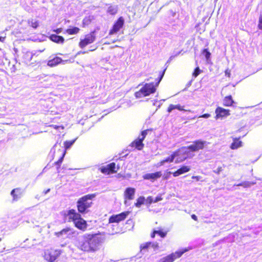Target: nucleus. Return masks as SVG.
<instances>
[{"label": "nucleus", "mask_w": 262, "mask_h": 262, "mask_svg": "<svg viewBox=\"0 0 262 262\" xmlns=\"http://www.w3.org/2000/svg\"><path fill=\"white\" fill-rule=\"evenodd\" d=\"M103 242L100 234L85 233L77 237L75 246L80 250L88 253L97 251Z\"/></svg>", "instance_id": "1"}, {"label": "nucleus", "mask_w": 262, "mask_h": 262, "mask_svg": "<svg viewBox=\"0 0 262 262\" xmlns=\"http://www.w3.org/2000/svg\"><path fill=\"white\" fill-rule=\"evenodd\" d=\"M166 68L160 73L159 77L156 79V82L155 84L152 82L145 83L138 92H136L135 93V97L137 98H140L154 93L156 91V87L159 85L164 75Z\"/></svg>", "instance_id": "2"}, {"label": "nucleus", "mask_w": 262, "mask_h": 262, "mask_svg": "<svg viewBox=\"0 0 262 262\" xmlns=\"http://www.w3.org/2000/svg\"><path fill=\"white\" fill-rule=\"evenodd\" d=\"M166 68L160 73L159 77L156 79V82L155 84L152 82L145 83L138 92H136L135 93V97L137 98H140L154 93L156 91V87L159 85L164 75Z\"/></svg>", "instance_id": "3"}, {"label": "nucleus", "mask_w": 262, "mask_h": 262, "mask_svg": "<svg viewBox=\"0 0 262 262\" xmlns=\"http://www.w3.org/2000/svg\"><path fill=\"white\" fill-rule=\"evenodd\" d=\"M166 68L160 73L159 77L156 79V82L155 84L152 82L145 83L138 92H136L135 93V97L137 98H140L154 93L156 91V87L159 85L164 75Z\"/></svg>", "instance_id": "4"}, {"label": "nucleus", "mask_w": 262, "mask_h": 262, "mask_svg": "<svg viewBox=\"0 0 262 262\" xmlns=\"http://www.w3.org/2000/svg\"><path fill=\"white\" fill-rule=\"evenodd\" d=\"M62 214L64 217H69V222H73L76 228L80 230H84L87 227V223L82 217L81 215L76 212L75 209H72L68 210L67 212L63 211Z\"/></svg>", "instance_id": "5"}, {"label": "nucleus", "mask_w": 262, "mask_h": 262, "mask_svg": "<svg viewBox=\"0 0 262 262\" xmlns=\"http://www.w3.org/2000/svg\"><path fill=\"white\" fill-rule=\"evenodd\" d=\"M95 197L94 194H89L85 195L77 201V207L79 214H85L88 212V209L90 208L92 204L91 200Z\"/></svg>", "instance_id": "6"}, {"label": "nucleus", "mask_w": 262, "mask_h": 262, "mask_svg": "<svg viewBox=\"0 0 262 262\" xmlns=\"http://www.w3.org/2000/svg\"><path fill=\"white\" fill-rule=\"evenodd\" d=\"M174 152L177 157L176 163L183 162L187 158H192L194 156L189 149V146L182 147Z\"/></svg>", "instance_id": "7"}, {"label": "nucleus", "mask_w": 262, "mask_h": 262, "mask_svg": "<svg viewBox=\"0 0 262 262\" xmlns=\"http://www.w3.org/2000/svg\"><path fill=\"white\" fill-rule=\"evenodd\" d=\"M96 31H93L90 33L86 34L85 38L81 39L79 43V46L81 48H83L89 44L93 43L96 39Z\"/></svg>", "instance_id": "8"}, {"label": "nucleus", "mask_w": 262, "mask_h": 262, "mask_svg": "<svg viewBox=\"0 0 262 262\" xmlns=\"http://www.w3.org/2000/svg\"><path fill=\"white\" fill-rule=\"evenodd\" d=\"M61 252L60 250H47L45 252L44 258L49 262H54L61 254Z\"/></svg>", "instance_id": "9"}, {"label": "nucleus", "mask_w": 262, "mask_h": 262, "mask_svg": "<svg viewBox=\"0 0 262 262\" xmlns=\"http://www.w3.org/2000/svg\"><path fill=\"white\" fill-rule=\"evenodd\" d=\"M185 251H178L161 258L158 262H173L176 259L180 257Z\"/></svg>", "instance_id": "10"}, {"label": "nucleus", "mask_w": 262, "mask_h": 262, "mask_svg": "<svg viewBox=\"0 0 262 262\" xmlns=\"http://www.w3.org/2000/svg\"><path fill=\"white\" fill-rule=\"evenodd\" d=\"M124 24V19L121 16L115 21L112 28L110 30L109 34L112 35L117 33L123 27Z\"/></svg>", "instance_id": "11"}, {"label": "nucleus", "mask_w": 262, "mask_h": 262, "mask_svg": "<svg viewBox=\"0 0 262 262\" xmlns=\"http://www.w3.org/2000/svg\"><path fill=\"white\" fill-rule=\"evenodd\" d=\"M206 144V141L197 140L194 141L192 144L190 145L189 148L193 152L198 151L200 149H203Z\"/></svg>", "instance_id": "12"}, {"label": "nucleus", "mask_w": 262, "mask_h": 262, "mask_svg": "<svg viewBox=\"0 0 262 262\" xmlns=\"http://www.w3.org/2000/svg\"><path fill=\"white\" fill-rule=\"evenodd\" d=\"M129 212H123L121 213L116 214V215H113L111 216L109 218V223H118L119 222L124 220L127 216L129 214Z\"/></svg>", "instance_id": "13"}, {"label": "nucleus", "mask_w": 262, "mask_h": 262, "mask_svg": "<svg viewBox=\"0 0 262 262\" xmlns=\"http://www.w3.org/2000/svg\"><path fill=\"white\" fill-rule=\"evenodd\" d=\"M116 164L114 162L111 163L105 166H102L100 168V170L102 173L109 174L117 172L115 170Z\"/></svg>", "instance_id": "14"}, {"label": "nucleus", "mask_w": 262, "mask_h": 262, "mask_svg": "<svg viewBox=\"0 0 262 262\" xmlns=\"http://www.w3.org/2000/svg\"><path fill=\"white\" fill-rule=\"evenodd\" d=\"M24 190L21 188H16L12 189L10 192L13 198V201H17L23 196Z\"/></svg>", "instance_id": "15"}, {"label": "nucleus", "mask_w": 262, "mask_h": 262, "mask_svg": "<svg viewBox=\"0 0 262 262\" xmlns=\"http://www.w3.org/2000/svg\"><path fill=\"white\" fill-rule=\"evenodd\" d=\"M230 111L221 107H217L215 110L216 119L226 117L230 115Z\"/></svg>", "instance_id": "16"}, {"label": "nucleus", "mask_w": 262, "mask_h": 262, "mask_svg": "<svg viewBox=\"0 0 262 262\" xmlns=\"http://www.w3.org/2000/svg\"><path fill=\"white\" fill-rule=\"evenodd\" d=\"M162 176V172L161 171H157L154 173H148L143 175V178L144 180H150L151 182H154L155 180L160 178Z\"/></svg>", "instance_id": "17"}, {"label": "nucleus", "mask_w": 262, "mask_h": 262, "mask_svg": "<svg viewBox=\"0 0 262 262\" xmlns=\"http://www.w3.org/2000/svg\"><path fill=\"white\" fill-rule=\"evenodd\" d=\"M73 234V232L72 231V229L70 228H66L63 229L59 232H55V235L57 237H61L62 238L68 237L69 235Z\"/></svg>", "instance_id": "18"}, {"label": "nucleus", "mask_w": 262, "mask_h": 262, "mask_svg": "<svg viewBox=\"0 0 262 262\" xmlns=\"http://www.w3.org/2000/svg\"><path fill=\"white\" fill-rule=\"evenodd\" d=\"M50 58L51 59L48 61L47 65L50 67H54L57 66L59 63H64L65 62L67 61V60H63L60 57L57 56L54 57L53 58H51V57Z\"/></svg>", "instance_id": "19"}, {"label": "nucleus", "mask_w": 262, "mask_h": 262, "mask_svg": "<svg viewBox=\"0 0 262 262\" xmlns=\"http://www.w3.org/2000/svg\"><path fill=\"white\" fill-rule=\"evenodd\" d=\"M135 192V188L132 187L126 188L124 192V199L129 200L134 199Z\"/></svg>", "instance_id": "20"}, {"label": "nucleus", "mask_w": 262, "mask_h": 262, "mask_svg": "<svg viewBox=\"0 0 262 262\" xmlns=\"http://www.w3.org/2000/svg\"><path fill=\"white\" fill-rule=\"evenodd\" d=\"M49 38L51 41L57 43H63L64 41V39L62 36L57 34H51L49 36Z\"/></svg>", "instance_id": "21"}, {"label": "nucleus", "mask_w": 262, "mask_h": 262, "mask_svg": "<svg viewBox=\"0 0 262 262\" xmlns=\"http://www.w3.org/2000/svg\"><path fill=\"white\" fill-rule=\"evenodd\" d=\"M132 145L133 147H135L138 150L142 149L144 146V144L143 143V141L140 139V136L132 143Z\"/></svg>", "instance_id": "22"}, {"label": "nucleus", "mask_w": 262, "mask_h": 262, "mask_svg": "<svg viewBox=\"0 0 262 262\" xmlns=\"http://www.w3.org/2000/svg\"><path fill=\"white\" fill-rule=\"evenodd\" d=\"M175 109L178 110L180 111H186L183 108V106L179 104L177 105L170 104L167 108V112L169 113Z\"/></svg>", "instance_id": "23"}, {"label": "nucleus", "mask_w": 262, "mask_h": 262, "mask_svg": "<svg viewBox=\"0 0 262 262\" xmlns=\"http://www.w3.org/2000/svg\"><path fill=\"white\" fill-rule=\"evenodd\" d=\"M243 142L239 140V138H235L233 139V142L231 143L230 145V148L232 149H235L242 146Z\"/></svg>", "instance_id": "24"}, {"label": "nucleus", "mask_w": 262, "mask_h": 262, "mask_svg": "<svg viewBox=\"0 0 262 262\" xmlns=\"http://www.w3.org/2000/svg\"><path fill=\"white\" fill-rule=\"evenodd\" d=\"M176 158H177V157L175 152L174 151L170 156L161 161L160 162V165H163L165 163L172 162Z\"/></svg>", "instance_id": "25"}, {"label": "nucleus", "mask_w": 262, "mask_h": 262, "mask_svg": "<svg viewBox=\"0 0 262 262\" xmlns=\"http://www.w3.org/2000/svg\"><path fill=\"white\" fill-rule=\"evenodd\" d=\"M234 103L231 95L225 97L223 100L224 105L226 106H230Z\"/></svg>", "instance_id": "26"}, {"label": "nucleus", "mask_w": 262, "mask_h": 262, "mask_svg": "<svg viewBox=\"0 0 262 262\" xmlns=\"http://www.w3.org/2000/svg\"><path fill=\"white\" fill-rule=\"evenodd\" d=\"M256 183V181H244L239 184H234V186H243L244 188H249L252 185H254Z\"/></svg>", "instance_id": "27"}, {"label": "nucleus", "mask_w": 262, "mask_h": 262, "mask_svg": "<svg viewBox=\"0 0 262 262\" xmlns=\"http://www.w3.org/2000/svg\"><path fill=\"white\" fill-rule=\"evenodd\" d=\"M28 24L33 28L36 29L39 26V21L38 20L32 18L29 19L28 20Z\"/></svg>", "instance_id": "28"}, {"label": "nucleus", "mask_w": 262, "mask_h": 262, "mask_svg": "<svg viewBox=\"0 0 262 262\" xmlns=\"http://www.w3.org/2000/svg\"><path fill=\"white\" fill-rule=\"evenodd\" d=\"M202 53L205 56L207 62L209 63L211 61V53L209 52L208 49H204L202 51Z\"/></svg>", "instance_id": "29"}, {"label": "nucleus", "mask_w": 262, "mask_h": 262, "mask_svg": "<svg viewBox=\"0 0 262 262\" xmlns=\"http://www.w3.org/2000/svg\"><path fill=\"white\" fill-rule=\"evenodd\" d=\"M118 9V7L117 5L110 6L107 8V12L110 14L115 15L117 13Z\"/></svg>", "instance_id": "30"}, {"label": "nucleus", "mask_w": 262, "mask_h": 262, "mask_svg": "<svg viewBox=\"0 0 262 262\" xmlns=\"http://www.w3.org/2000/svg\"><path fill=\"white\" fill-rule=\"evenodd\" d=\"M34 54L30 52L27 51L23 55V59L25 60V62H28L30 61Z\"/></svg>", "instance_id": "31"}, {"label": "nucleus", "mask_w": 262, "mask_h": 262, "mask_svg": "<svg viewBox=\"0 0 262 262\" xmlns=\"http://www.w3.org/2000/svg\"><path fill=\"white\" fill-rule=\"evenodd\" d=\"M156 230L157 234L162 238H165L168 232V231H164L161 227H158Z\"/></svg>", "instance_id": "32"}, {"label": "nucleus", "mask_w": 262, "mask_h": 262, "mask_svg": "<svg viewBox=\"0 0 262 262\" xmlns=\"http://www.w3.org/2000/svg\"><path fill=\"white\" fill-rule=\"evenodd\" d=\"M80 29L78 27H73L72 28H69L66 30V32L70 35L76 34H77Z\"/></svg>", "instance_id": "33"}, {"label": "nucleus", "mask_w": 262, "mask_h": 262, "mask_svg": "<svg viewBox=\"0 0 262 262\" xmlns=\"http://www.w3.org/2000/svg\"><path fill=\"white\" fill-rule=\"evenodd\" d=\"M76 139L71 140V141H66L64 142V150H66L67 149H70L71 146L74 144L76 141Z\"/></svg>", "instance_id": "34"}, {"label": "nucleus", "mask_w": 262, "mask_h": 262, "mask_svg": "<svg viewBox=\"0 0 262 262\" xmlns=\"http://www.w3.org/2000/svg\"><path fill=\"white\" fill-rule=\"evenodd\" d=\"M145 199L143 196H141L137 200V202L135 204L137 207H140V206L144 203Z\"/></svg>", "instance_id": "35"}, {"label": "nucleus", "mask_w": 262, "mask_h": 262, "mask_svg": "<svg viewBox=\"0 0 262 262\" xmlns=\"http://www.w3.org/2000/svg\"><path fill=\"white\" fill-rule=\"evenodd\" d=\"M181 173V174H183L187 172H188L190 170V166L183 165L179 169H178Z\"/></svg>", "instance_id": "36"}, {"label": "nucleus", "mask_w": 262, "mask_h": 262, "mask_svg": "<svg viewBox=\"0 0 262 262\" xmlns=\"http://www.w3.org/2000/svg\"><path fill=\"white\" fill-rule=\"evenodd\" d=\"M66 154V151L64 150L62 153V155L60 158L58 159V160L54 163L53 165H61V163L63 162V159Z\"/></svg>", "instance_id": "37"}, {"label": "nucleus", "mask_w": 262, "mask_h": 262, "mask_svg": "<svg viewBox=\"0 0 262 262\" xmlns=\"http://www.w3.org/2000/svg\"><path fill=\"white\" fill-rule=\"evenodd\" d=\"M91 22L90 17H85L82 20L83 27L89 25Z\"/></svg>", "instance_id": "38"}, {"label": "nucleus", "mask_w": 262, "mask_h": 262, "mask_svg": "<svg viewBox=\"0 0 262 262\" xmlns=\"http://www.w3.org/2000/svg\"><path fill=\"white\" fill-rule=\"evenodd\" d=\"M151 242H146L140 246L141 250H146L150 247Z\"/></svg>", "instance_id": "39"}, {"label": "nucleus", "mask_w": 262, "mask_h": 262, "mask_svg": "<svg viewBox=\"0 0 262 262\" xmlns=\"http://www.w3.org/2000/svg\"><path fill=\"white\" fill-rule=\"evenodd\" d=\"M152 130V129L151 128V129H146V130H144L143 131H142L141 133V137H140V139L143 141L144 138H145L146 136L147 135V133L149 132V131H151Z\"/></svg>", "instance_id": "40"}, {"label": "nucleus", "mask_w": 262, "mask_h": 262, "mask_svg": "<svg viewBox=\"0 0 262 262\" xmlns=\"http://www.w3.org/2000/svg\"><path fill=\"white\" fill-rule=\"evenodd\" d=\"M150 247L152 248L154 251H157L159 248V244L157 242H151Z\"/></svg>", "instance_id": "41"}, {"label": "nucleus", "mask_w": 262, "mask_h": 262, "mask_svg": "<svg viewBox=\"0 0 262 262\" xmlns=\"http://www.w3.org/2000/svg\"><path fill=\"white\" fill-rule=\"evenodd\" d=\"M200 73H201V70H200V69L199 67H196V68L194 69V71H193V73H192V76H193L194 78H196V77L199 75V74H200Z\"/></svg>", "instance_id": "42"}, {"label": "nucleus", "mask_w": 262, "mask_h": 262, "mask_svg": "<svg viewBox=\"0 0 262 262\" xmlns=\"http://www.w3.org/2000/svg\"><path fill=\"white\" fill-rule=\"evenodd\" d=\"M57 142L55 143L50 150V155L51 156L52 159L54 158V154L55 153V147L57 146Z\"/></svg>", "instance_id": "43"}, {"label": "nucleus", "mask_w": 262, "mask_h": 262, "mask_svg": "<svg viewBox=\"0 0 262 262\" xmlns=\"http://www.w3.org/2000/svg\"><path fill=\"white\" fill-rule=\"evenodd\" d=\"M258 27L259 29L262 30V13L260 14L259 17Z\"/></svg>", "instance_id": "44"}, {"label": "nucleus", "mask_w": 262, "mask_h": 262, "mask_svg": "<svg viewBox=\"0 0 262 262\" xmlns=\"http://www.w3.org/2000/svg\"><path fill=\"white\" fill-rule=\"evenodd\" d=\"M147 203L151 204L152 203H154V200L152 196H148L146 200Z\"/></svg>", "instance_id": "45"}, {"label": "nucleus", "mask_w": 262, "mask_h": 262, "mask_svg": "<svg viewBox=\"0 0 262 262\" xmlns=\"http://www.w3.org/2000/svg\"><path fill=\"white\" fill-rule=\"evenodd\" d=\"M182 51H180L178 53H177L174 56H171L170 57V58H169V59L167 60L166 64H167V63H169L171 60L175 57V56H178V55H179L181 53Z\"/></svg>", "instance_id": "46"}, {"label": "nucleus", "mask_w": 262, "mask_h": 262, "mask_svg": "<svg viewBox=\"0 0 262 262\" xmlns=\"http://www.w3.org/2000/svg\"><path fill=\"white\" fill-rule=\"evenodd\" d=\"M162 198L161 197V195H158L157 196L155 200H154V203H157V202H158L161 200H162Z\"/></svg>", "instance_id": "47"}, {"label": "nucleus", "mask_w": 262, "mask_h": 262, "mask_svg": "<svg viewBox=\"0 0 262 262\" xmlns=\"http://www.w3.org/2000/svg\"><path fill=\"white\" fill-rule=\"evenodd\" d=\"M172 174H173V176L174 177H178L180 175H181V173L179 171V169H178L177 170H176V171H174V172L172 173Z\"/></svg>", "instance_id": "48"}, {"label": "nucleus", "mask_w": 262, "mask_h": 262, "mask_svg": "<svg viewBox=\"0 0 262 262\" xmlns=\"http://www.w3.org/2000/svg\"><path fill=\"white\" fill-rule=\"evenodd\" d=\"M210 117V114L208 113L204 114L199 117V118H208Z\"/></svg>", "instance_id": "49"}, {"label": "nucleus", "mask_w": 262, "mask_h": 262, "mask_svg": "<svg viewBox=\"0 0 262 262\" xmlns=\"http://www.w3.org/2000/svg\"><path fill=\"white\" fill-rule=\"evenodd\" d=\"M223 170V169L221 167H219L217 168L216 170H214V172L217 174H219L220 172H221Z\"/></svg>", "instance_id": "50"}, {"label": "nucleus", "mask_w": 262, "mask_h": 262, "mask_svg": "<svg viewBox=\"0 0 262 262\" xmlns=\"http://www.w3.org/2000/svg\"><path fill=\"white\" fill-rule=\"evenodd\" d=\"M192 179H195L196 181H201V179H202L201 176H192ZM201 181H202L201 180Z\"/></svg>", "instance_id": "51"}, {"label": "nucleus", "mask_w": 262, "mask_h": 262, "mask_svg": "<svg viewBox=\"0 0 262 262\" xmlns=\"http://www.w3.org/2000/svg\"><path fill=\"white\" fill-rule=\"evenodd\" d=\"M53 31L55 32L56 34H59L61 32L62 29L61 28H57L56 29L54 30Z\"/></svg>", "instance_id": "52"}, {"label": "nucleus", "mask_w": 262, "mask_h": 262, "mask_svg": "<svg viewBox=\"0 0 262 262\" xmlns=\"http://www.w3.org/2000/svg\"><path fill=\"white\" fill-rule=\"evenodd\" d=\"M156 229H154L152 231V232L150 234V236L151 238H154L155 237L156 234H157Z\"/></svg>", "instance_id": "53"}, {"label": "nucleus", "mask_w": 262, "mask_h": 262, "mask_svg": "<svg viewBox=\"0 0 262 262\" xmlns=\"http://www.w3.org/2000/svg\"><path fill=\"white\" fill-rule=\"evenodd\" d=\"M225 75L228 77H230V71L228 69L225 71Z\"/></svg>", "instance_id": "54"}, {"label": "nucleus", "mask_w": 262, "mask_h": 262, "mask_svg": "<svg viewBox=\"0 0 262 262\" xmlns=\"http://www.w3.org/2000/svg\"><path fill=\"white\" fill-rule=\"evenodd\" d=\"M191 218L194 221H198V217L196 215L193 214L191 215Z\"/></svg>", "instance_id": "55"}, {"label": "nucleus", "mask_w": 262, "mask_h": 262, "mask_svg": "<svg viewBox=\"0 0 262 262\" xmlns=\"http://www.w3.org/2000/svg\"><path fill=\"white\" fill-rule=\"evenodd\" d=\"M55 165L56 166L57 172L59 173L60 172V168L61 165Z\"/></svg>", "instance_id": "56"}, {"label": "nucleus", "mask_w": 262, "mask_h": 262, "mask_svg": "<svg viewBox=\"0 0 262 262\" xmlns=\"http://www.w3.org/2000/svg\"><path fill=\"white\" fill-rule=\"evenodd\" d=\"M127 156V155H125L124 156H122V157H119L118 159H117V160H123L124 158H126Z\"/></svg>", "instance_id": "57"}, {"label": "nucleus", "mask_w": 262, "mask_h": 262, "mask_svg": "<svg viewBox=\"0 0 262 262\" xmlns=\"http://www.w3.org/2000/svg\"><path fill=\"white\" fill-rule=\"evenodd\" d=\"M50 191V188H49V189H48L47 190L43 191L42 193H43L44 194H47L48 193H49Z\"/></svg>", "instance_id": "58"}, {"label": "nucleus", "mask_w": 262, "mask_h": 262, "mask_svg": "<svg viewBox=\"0 0 262 262\" xmlns=\"http://www.w3.org/2000/svg\"><path fill=\"white\" fill-rule=\"evenodd\" d=\"M192 81V80H190V81H189V82L187 84L186 86H187V87H189V86H190L191 85Z\"/></svg>", "instance_id": "59"}, {"label": "nucleus", "mask_w": 262, "mask_h": 262, "mask_svg": "<svg viewBox=\"0 0 262 262\" xmlns=\"http://www.w3.org/2000/svg\"><path fill=\"white\" fill-rule=\"evenodd\" d=\"M88 53V52H85V51H83V52H78V53H77V55H78V54H80V53H82V54H85V53Z\"/></svg>", "instance_id": "60"}, {"label": "nucleus", "mask_w": 262, "mask_h": 262, "mask_svg": "<svg viewBox=\"0 0 262 262\" xmlns=\"http://www.w3.org/2000/svg\"><path fill=\"white\" fill-rule=\"evenodd\" d=\"M132 223V221L131 220H128L127 221V224H130V223Z\"/></svg>", "instance_id": "61"}, {"label": "nucleus", "mask_w": 262, "mask_h": 262, "mask_svg": "<svg viewBox=\"0 0 262 262\" xmlns=\"http://www.w3.org/2000/svg\"><path fill=\"white\" fill-rule=\"evenodd\" d=\"M120 165L119 164H118L117 165V170H119L120 169Z\"/></svg>", "instance_id": "62"}, {"label": "nucleus", "mask_w": 262, "mask_h": 262, "mask_svg": "<svg viewBox=\"0 0 262 262\" xmlns=\"http://www.w3.org/2000/svg\"><path fill=\"white\" fill-rule=\"evenodd\" d=\"M96 49V48L93 49V48H91V49L89 50L90 51H94Z\"/></svg>", "instance_id": "63"}, {"label": "nucleus", "mask_w": 262, "mask_h": 262, "mask_svg": "<svg viewBox=\"0 0 262 262\" xmlns=\"http://www.w3.org/2000/svg\"><path fill=\"white\" fill-rule=\"evenodd\" d=\"M96 49V48L93 49V48H91V49L89 50L90 51H94Z\"/></svg>", "instance_id": "64"}]
</instances>
